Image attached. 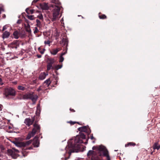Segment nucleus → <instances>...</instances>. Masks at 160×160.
<instances>
[{
    "label": "nucleus",
    "mask_w": 160,
    "mask_h": 160,
    "mask_svg": "<svg viewBox=\"0 0 160 160\" xmlns=\"http://www.w3.org/2000/svg\"><path fill=\"white\" fill-rule=\"evenodd\" d=\"M0 85H3V83H2V81H1V82H0Z\"/></svg>",
    "instance_id": "nucleus-49"
},
{
    "label": "nucleus",
    "mask_w": 160,
    "mask_h": 160,
    "mask_svg": "<svg viewBox=\"0 0 160 160\" xmlns=\"http://www.w3.org/2000/svg\"><path fill=\"white\" fill-rule=\"evenodd\" d=\"M18 89L19 90L23 91L25 89V88L22 86H18Z\"/></svg>",
    "instance_id": "nucleus-29"
},
{
    "label": "nucleus",
    "mask_w": 160,
    "mask_h": 160,
    "mask_svg": "<svg viewBox=\"0 0 160 160\" xmlns=\"http://www.w3.org/2000/svg\"><path fill=\"white\" fill-rule=\"evenodd\" d=\"M52 64L48 63L47 65V70L48 71L50 70L51 69H54V66H52Z\"/></svg>",
    "instance_id": "nucleus-24"
},
{
    "label": "nucleus",
    "mask_w": 160,
    "mask_h": 160,
    "mask_svg": "<svg viewBox=\"0 0 160 160\" xmlns=\"http://www.w3.org/2000/svg\"><path fill=\"white\" fill-rule=\"evenodd\" d=\"M29 9L28 8H26V12L28 14H29Z\"/></svg>",
    "instance_id": "nucleus-42"
},
{
    "label": "nucleus",
    "mask_w": 160,
    "mask_h": 160,
    "mask_svg": "<svg viewBox=\"0 0 160 160\" xmlns=\"http://www.w3.org/2000/svg\"><path fill=\"white\" fill-rule=\"evenodd\" d=\"M51 83V81L50 78H49L44 81L42 86L43 87V88H47V90L49 88L48 87L49 86Z\"/></svg>",
    "instance_id": "nucleus-8"
},
{
    "label": "nucleus",
    "mask_w": 160,
    "mask_h": 160,
    "mask_svg": "<svg viewBox=\"0 0 160 160\" xmlns=\"http://www.w3.org/2000/svg\"><path fill=\"white\" fill-rule=\"evenodd\" d=\"M13 35L16 39H18L19 37V33L18 31H16L13 33Z\"/></svg>",
    "instance_id": "nucleus-22"
},
{
    "label": "nucleus",
    "mask_w": 160,
    "mask_h": 160,
    "mask_svg": "<svg viewBox=\"0 0 160 160\" xmlns=\"http://www.w3.org/2000/svg\"><path fill=\"white\" fill-rule=\"evenodd\" d=\"M28 94H26L23 96V98L25 99H28Z\"/></svg>",
    "instance_id": "nucleus-34"
},
{
    "label": "nucleus",
    "mask_w": 160,
    "mask_h": 160,
    "mask_svg": "<svg viewBox=\"0 0 160 160\" xmlns=\"http://www.w3.org/2000/svg\"><path fill=\"white\" fill-rule=\"evenodd\" d=\"M62 65H55L54 66V69H55L56 70H58L59 69L61 68L62 67Z\"/></svg>",
    "instance_id": "nucleus-25"
},
{
    "label": "nucleus",
    "mask_w": 160,
    "mask_h": 160,
    "mask_svg": "<svg viewBox=\"0 0 160 160\" xmlns=\"http://www.w3.org/2000/svg\"><path fill=\"white\" fill-rule=\"evenodd\" d=\"M38 17L41 20L43 18V16L42 14L40 16H38Z\"/></svg>",
    "instance_id": "nucleus-38"
},
{
    "label": "nucleus",
    "mask_w": 160,
    "mask_h": 160,
    "mask_svg": "<svg viewBox=\"0 0 160 160\" xmlns=\"http://www.w3.org/2000/svg\"><path fill=\"white\" fill-rule=\"evenodd\" d=\"M99 17L100 19H105L107 18L106 16L103 14H102L101 13L99 12L98 14Z\"/></svg>",
    "instance_id": "nucleus-21"
},
{
    "label": "nucleus",
    "mask_w": 160,
    "mask_h": 160,
    "mask_svg": "<svg viewBox=\"0 0 160 160\" xmlns=\"http://www.w3.org/2000/svg\"><path fill=\"white\" fill-rule=\"evenodd\" d=\"M27 17L30 20H33L35 19V18L33 15H27Z\"/></svg>",
    "instance_id": "nucleus-28"
},
{
    "label": "nucleus",
    "mask_w": 160,
    "mask_h": 160,
    "mask_svg": "<svg viewBox=\"0 0 160 160\" xmlns=\"http://www.w3.org/2000/svg\"><path fill=\"white\" fill-rule=\"evenodd\" d=\"M12 44H11V46H10V47H11V48H13V47H12Z\"/></svg>",
    "instance_id": "nucleus-54"
},
{
    "label": "nucleus",
    "mask_w": 160,
    "mask_h": 160,
    "mask_svg": "<svg viewBox=\"0 0 160 160\" xmlns=\"http://www.w3.org/2000/svg\"><path fill=\"white\" fill-rule=\"evenodd\" d=\"M1 110V109H0V111Z\"/></svg>",
    "instance_id": "nucleus-64"
},
{
    "label": "nucleus",
    "mask_w": 160,
    "mask_h": 160,
    "mask_svg": "<svg viewBox=\"0 0 160 160\" xmlns=\"http://www.w3.org/2000/svg\"><path fill=\"white\" fill-rule=\"evenodd\" d=\"M37 57H38V58H40L42 57V55L40 54H38L37 55Z\"/></svg>",
    "instance_id": "nucleus-44"
},
{
    "label": "nucleus",
    "mask_w": 160,
    "mask_h": 160,
    "mask_svg": "<svg viewBox=\"0 0 160 160\" xmlns=\"http://www.w3.org/2000/svg\"><path fill=\"white\" fill-rule=\"evenodd\" d=\"M93 150H89L87 156L90 160H110L111 159L107 149L102 145L93 146Z\"/></svg>",
    "instance_id": "nucleus-2"
},
{
    "label": "nucleus",
    "mask_w": 160,
    "mask_h": 160,
    "mask_svg": "<svg viewBox=\"0 0 160 160\" xmlns=\"http://www.w3.org/2000/svg\"><path fill=\"white\" fill-rule=\"evenodd\" d=\"M12 83L13 84H17V82H12Z\"/></svg>",
    "instance_id": "nucleus-46"
},
{
    "label": "nucleus",
    "mask_w": 160,
    "mask_h": 160,
    "mask_svg": "<svg viewBox=\"0 0 160 160\" xmlns=\"http://www.w3.org/2000/svg\"><path fill=\"white\" fill-rule=\"evenodd\" d=\"M35 11V10H33V9H31V10H29V13H31V14H32L34 13V12Z\"/></svg>",
    "instance_id": "nucleus-37"
},
{
    "label": "nucleus",
    "mask_w": 160,
    "mask_h": 160,
    "mask_svg": "<svg viewBox=\"0 0 160 160\" xmlns=\"http://www.w3.org/2000/svg\"><path fill=\"white\" fill-rule=\"evenodd\" d=\"M33 127L34 128L32 129V131L28 133L27 135L26 138V139H29L32 137H33L36 133H38L40 132V128L39 125L35 123L33 124Z\"/></svg>",
    "instance_id": "nucleus-4"
},
{
    "label": "nucleus",
    "mask_w": 160,
    "mask_h": 160,
    "mask_svg": "<svg viewBox=\"0 0 160 160\" xmlns=\"http://www.w3.org/2000/svg\"><path fill=\"white\" fill-rule=\"evenodd\" d=\"M61 50V49L60 48H58L55 49H52L51 51V53L52 54L55 55L58 52L60 51Z\"/></svg>",
    "instance_id": "nucleus-12"
},
{
    "label": "nucleus",
    "mask_w": 160,
    "mask_h": 160,
    "mask_svg": "<svg viewBox=\"0 0 160 160\" xmlns=\"http://www.w3.org/2000/svg\"><path fill=\"white\" fill-rule=\"evenodd\" d=\"M64 58L62 56L60 55L59 57V62H62L64 60Z\"/></svg>",
    "instance_id": "nucleus-32"
},
{
    "label": "nucleus",
    "mask_w": 160,
    "mask_h": 160,
    "mask_svg": "<svg viewBox=\"0 0 160 160\" xmlns=\"http://www.w3.org/2000/svg\"><path fill=\"white\" fill-rule=\"evenodd\" d=\"M80 131L79 135H77L72 140L69 141L68 142V145L66 148V152H68L69 156L72 152H78L80 149L81 143H84L85 144L88 143V141L89 139V136L86 140V141L84 142L82 139H86L85 135L82 132H85L88 135L91 133V131L88 126H84L78 128Z\"/></svg>",
    "instance_id": "nucleus-1"
},
{
    "label": "nucleus",
    "mask_w": 160,
    "mask_h": 160,
    "mask_svg": "<svg viewBox=\"0 0 160 160\" xmlns=\"http://www.w3.org/2000/svg\"><path fill=\"white\" fill-rule=\"evenodd\" d=\"M32 148L31 147H30L29 148H28V149H31Z\"/></svg>",
    "instance_id": "nucleus-53"
},
{
    "label": "nucleus",
    "mask_w": 160,
    "mask_h": 160,
    "mask_svg": "<svg viewBox=\"0 0 160 160\" xmlns=\"http://www.w3.org/2000/svg\"><path fill=\"white\" fill-rule=\"evenodd\" d=\"M15 151L16 152H19L18 150H15Z\"/></svg>",
    "instance_id": "nucleus-55"
},
{
    "label": "nucleus",
    "mask_w": 160,
    "mask_h": 160,
    "mask_svg": "<svg viewBox=\"0 0 160 160\" xmlns=\"http://www.w3.org/2000/svg\"><path fill=\"white\" fill-rule=\"evenodd\" d=\"M38 51L41 54H43L44 53L45 51L44 49H42L41 50V48L39 47L38 48Z\"/></svg>",
    "instance_id": "nucleus-30"
},
{
    "label": "nucleus",
    "mask_w": 160,
    "mask_h": 160,
    "mask_svg": "<svg viewBox=\"0 0 160 160\" xmlns=\"http://www.w3.org/2000/svg\"><path fill=\"white\" fill-rule=\"evenodd\" d=\"M39 31L38 30L37 27H35L34 28V33L35 34L38 33L39 32Z\"/></svg>",
    "instance_id": "nucleus-33"
},
{
    "label": "nucleus",
    "mask_w": 160,
    "mask_h": 160,
    "mask_svg": "<svg viewBox=\"0 0 160 160\" xmlns=\"http://www.w3.org/2000/svg\"><path fill=\"white\" fill-rule=\"evenodd\" d=\"M26 22L27 23H28H28L29 24V21L27 20H26Z\"/></svg>",
    "instance_id": "nucleus-47"
},
{
    "label": "nucleus",
    "mask_w": 160,
    "mask_h": 160,
    "mask_svg": "<svg viewBox=\"0 0 160 160\" xmlns=\"http://www.w3.org/2000/svg\"><path fill=\"white\" fill-rule=\"evenodd\" d=\"M2 106V105L1 104H0V109H1Z\"/></svg>",
    "instance_id": "nucleus-52"
},
{
    "label": "nucleus",
    "mask_w": 160,
    "mask_h": 160,
    "mask_svg": "<svg viewBox=\"0 0 160 160\" xmlns=\"http://www.w3.org/2000/svg\"><path fill=\"white\" fill-rule=\"evenodd\" d=\"M32 141L31 140L26 141V142H12L15 144L17 146L24 147L27 145H29L32 143Z\"/></svg>",
    "instance_id": "nucleus-6"
},
{
    "label": "nucleus",
    "mask_w": 160,
    "mask_h": 160,
    "mask_svg": "<svg viewBox=\"0 0 160 160\" xmlns=\"http://www.w3.org/2000/svg\"><path fill=\"white\" fill-rule=\"evenodd\" d=\"M8 128L9 129H10V126H9Z\"/></svg>",
    "instance_id": "nucleus-57"
},
{
    "label": "nucleus",
    "mask_w": 160,
    "mask_h": 160,
    "mask_svg": "<svg viewBox=\"0 0 160 160\" xmlns=\"http://www.w3.org/2000/svg\"><path fill=\"white\" fill-rule=\"evenodd\" d=\"M9 150H8V152H9Z\"/></svg>",
    "instance_id": "nucleus-62"
},
{
    "label": "nucleus",
    "mask_w": 160,
    "mask_h": 160,
    "mask_svg": "<svg viewBox=\"0 0 160 160\" xmlns=\"http://www.w3.org/2000/svg\"><path fill=\"white\" fill-rule=\"evenodd\" d=\"M62 43L63 44V46H65V47L63 48L64 50H65V51L64 52H62L61 54V56H63L65 55L67 53V51L68 50L67 47L68 46V40L67 38H62Z\"/></svg>",
    "instance_id": "nucleus-5"
},
{
    "label": "nucleus",
    "mask_w": 160,
    "mask_h": 160,
    "mask_svg": "<svg viewBox=\"0 0 160 160\" xmlns=\"http://www.w3.org/2000/svg\"><path fill=\"white\" fill-rule=\"evenodd\" d=\"M136 145V144L133 142H128L127 144L125 145L126 147H128L129 146H133L134 147Z\"/></svg>",
    "instance_id": "nucleus-20"
},
{
    "label": "nucleus",
    "mask_w": 160,
    "mask_h": 160,
    "mask_svg": "<svg viewBox=\"0 0 160 160\" xmlns=\"http://www.w3.org/2000/svg\"><path fill=\"white\" fill-rule=\"evenodd\" d=\"M4 16L3 18H5V15H4Z\"/></svg>",
    "instance_id": "nucleus-59"
},
{
    "label": "nucleus",
    "mask_w": 160,
    "mask_h": 160,
    "mask_svg": "<svg viewBox=\"0 0 160 160\" xmlns=\"http://www.w3.org/2000/svg\"><path fill=\"white\" fill-rule=\"evenodd\" d=\"M47 90V88H43L42 86H40L37 89V91L39 92L40 91H44Z\"/></svg>",
    "instance_id": "nucleus-27"
},
{
    "label": "nucleus",
    "mask_w": 160,
    "mask_h": 160,
    "mask_svg": "<svg viewBox=\"0 0 160 160\" xmlns=\"http://www.w3.org/2000/svg\"><path fill=\"white\" fill-rule=\"evenodd\" d=\"M34 120V118H33L32 120L29 118H27L25 119L24 122L28 126H29L33 124Z\"/></svg>",
    "instance_id": "nucleus-7"
},
{
    "label": "nucleus",
    "mask_w": 160,
    "mask_h": 160,
    "mask_svg": "<svg viewBox=\"0 0 160 160\" xmlns=\"http://www.w3.org/2000/svg\"><path fill=\"white\" fill-rule=\"evenodd\" d=\"M69 122L72 125H74V124H75L76 123H78L79 124H80L79 122H72V121H70Z\"/></svg>",
    "instance_id": "nucleus-36"
},
{
    "label": "nucleus",
    "mask_w": 160,
    "mask_h": 160,
    "mask_svg": "<svg viewBox=\"0 0 160 160\" xmlns=\"http://www.w3.org/2000/svg\"><path fill=\"white\" fill-rule=\"evenodd\" d=\"M69 158V157L65 158V160H67V159H68Z\"/></svg>",
    "instance_id": "nucleus-48"
},
{
    "label": "nucleus",
    "mask_w": 160,
    "mask_h": 160,
    "mask_svg": "<svg viewBox=\"0 0 160 160\" xmlns=\"http://www.w3.org/2000/svg\"><path fill=\"white\" fill-rule=\"evenodd\" d=\"M57 70H56L55 71V73L57 74L58 75V72L57 71Z\"/></svg>",
    "instance_id": "nucleus-51"
},
{
    "label": "nucleus",
    "mask_w": 160,
    "mask_h": 160,
    "mask_svg": "<svg viewBox=\"0 0 160 160\" xmlns=\"http://www.w3.org/2000/svg\"><path fill=\"white\" fill-rule=\"evenodd\" d=\"M22 20L21 19H19L17 22V23L20 24L21 23Z\"/></svg>",
    "instance_id": "nucleus-41"
},
{
    "label": "nucleus",
    "mask_w": 160,
    "mask_h": 160,
    "mask_svg": "<svg viewBox=\"0 0 160 160\" xmlns=\"http://www.w3.org/2000/svg\"><path fill=\"white\" fill-rule=\"evenodd\" d=\"M152 148L154 150L157 149L158 150L160 148V145L158 144V142H155L153 145Z\"/></svg>",
    "instance_id": "nucleus-14"
},
{
    "label": "nucleus",
    "mask_w": 160,
    "mask_h": 160,
    "mask_svg": "<svg viewBox=\"0 0 160 160\" xmlns=\"http://www.w3.org/2000/svg\"><path fill=\"white\" fill-rule=\"evenodd\" d=\"M3 8L2 7H0V14H1V11H3Z\"/></svg>",
    "instance_id": "nucleus-45"
},
{
    "label": "nucleus",
    "mask_w": 160,
    "mask_h": 160,
    "mask_svg": "<svg viewBox=\"0 0 160 160\" xmlns=\"http://www.w3.org/2000/svg\"><path fill=\"white\" fill-rule=\"evenodd\" d=\"M4 97L7 99H9L10 95V89L9 88H6L5 89L4 93Z\"/></svg>",
    "instance_id": "nucleus-10"
},
{
    "label": "nucleus",
    "mask_w": 160,
    "mask_h": 160,
    "mask_svg": "<svg viewBox=\"0 0 160 160\" xmlns=\"http://www.w3.org/2000/svg\"><path fill=\"white\" fill-rule=\"evenodd\" d=\"M46 75L45 72H42L40 74L38 78L40 80H43L45 78Z\"/></svg>",
    "instance_id": "nucleus-15"
},
{
    "label": "nucleus",
    "mask_w": 160,
    "mask_h": 160,
    "mask_svg": "<svg viewBox=\"0 0 160 160\" xmlns=\"http://www.w3.org/2000/svg\"><path fill=\"white\" fill-rule=\"evenodd\" d=\"M154 151H153V152H151V155H153V152H154Z\"/></svg>",
    "instance_id": "nucleus-50"
},
{
    "label": "nucleus",
    "mask_w": 160,
    "mask_h": 160,
    "mask_svg": "<svg viewBox=\"0 0 160 160\" xmlns=\"http://www.w3.org/2000/svg\"><path fill=\"white\" fill-rule=\"evenodd\" d=\"M90 139L92 140H93L92 142L93 143H94L95 142V141L96 140V138L93 137L92 134H91L90 135Z\"/></svg>",
    "instance_id": "nucleus-31"
},
{
    "label": "nucleus",
    "mask_w": 160,
    "mask_h": 160,
    "mask_svg": "<svg viewBox=\"0 0 160 160\" xmlns=\"http://www.w3.org/2000/svg\"><path fill=\"white\" fill-rule=\"evenodd\" d=\"M7 28V25H5V26H4L3 27V29H2V31H4V30L6 29Z\"/></svg>",
    "instance_id": "nucleus-39"
},
{
    "label": "nucleus",
    "mask_w": 160,
    "mask_h": 160,
    "mask_svg": "<svg viewBox=\"0 0 160 160\" xmlns=\"http://www.w3.org/2000/svg\"><path fill=\"white\" fill-rule=\"evenodd\" d=\"M50 42L49 41V40H48V41H44V43L45 44H49V45L50 43ZM50 46V45H49V46Z\"/></svg>",
    "instance_id": "nucleus-35"
},
{
    "label": "nucleus",
    "mask_w": 160,
    "mask_h": 160,
    "mask_svg": "<svg viewBox=\"0 0 160 160\" xmlns=\"http://www.w3.org/2000/svg\"><path fill=\"white\" fill-rule=\"evenodd\" d=\"M115 151H117V150H115Z\"/></svg>",
    "instance_id": "nucleus-61"
},
{
    "label": "nucleus",
    "mask_w": 160,
    "mask_h": 160,
    "mask_svg": "<svg viewBox=\"0 0 160 160\" xmlns=\"http://www.w3.org/2000/svg\"><path fill=\"white\" fill-rule=\"evenodd\" d=\"M25 27L26 31L28 33H31V31L29 24L28 23V24H27V26H25Z\"/></svg>",
    "instance_id": "nucleus-23"
},
{
    "label": "nucleus",
    "mask_w": 160,
    "mask_h": 160,
    "mask_svg": "<svg viewBox=\"0 0 160 160\" xmlns=\"http://www.w3.org/2000/svg\"><path fill=\"white\" fill-rule=\"evenodd\" d=\"M39 0H34L32 2V4H33L36 3Z\"/></svg>",
    "instance_id": "nucleus-40"
},
{
    "label": "nucleus",
    "mask_w": 160,
    "mask_h": 160,
    "mask_svg": "<svg viewBox=\"0 0 160 160\" xmlns=\"http://www.w3.org/2000/svg\"><path fill=\"white\" fill-rule=\"evenodd\" d=\"M16 91L13 88H11V99L12 98L14 100H15L13 98H12L11 96H14L16 95Z\"/></svg>",
    "instance_id": "nucleus-19"
},
{
    "label": "nucleus",
    "mask_w": 160,
    "mask_h": 160,
    "mask_svg": "<svg viewBox=\"0 0 160 160\" xmlns=\"http://www.w3.org/2000/svg\"><path fill=\"white\" fill-rule=\"evenodd\" d=\"M40 6L42 10H48L49 8L47 4L45 3H40Z\"/></svg>",
    "instance_id": "nucleus-11"
},
{
    "label": "nucleus",
    "mask_w": 160,
    "mask_h": 160,
    "mask_svg": "<svg viewBox=\"0 0 160 160\" xmlns=\"http://www.w3.org/2000/svg\"><path fill=\"white\" fill-rule=\"evenodd\" d=\"M11 157L14 159H15L18 157V154L15 152H13V151L11 149Z\"/></svg>",
    "instance_id": "nucleus-16"
},
{
    "label": "nucleus",
    "mask_w": 160,
    "mask_h": 160,
    "mask_svg": "<svg viewBox=\"0 0 160 160\" xmlns=\"http://www.w3.org/2000/svg\"><path fill=\"white\" fill-rule=\"evenodd\" d=\"M39 142L38 137H35L33 138L32 145L34 147H38L39 146Z\"/></svg>",
    "instance_id": "nucleus-9"
},
{
    "label": "nucleus",
    "mask_w": 160,
    "mask_h": 160,
    "mask_svg": "<svg viewBox=\"0 0 160 160\" xmlns=\"http://www.w3.org/2000/svg\"><path fill=\"white\" fill-rule=\"evenodd\" d=\"M52 2L54 3L55 5H52V17L51 18L52 21L53 22L58 19L61 16H59L60 14V10L61 8H62L61 2L58 0H52Z\"/></svg>",
    "instance_id": "nucleus-3"
},
{
    "label": "nucleus",
    "mask_w": 160,
    "mask_h": 160,
    "mask_svg": "<svg viewBox=\"0 0 160 160\" xmlns=\"http://www.w3.org/2000/svg\"><path fill=\"white\" fill-rule=\"evenodd\" d=\"M10 125H11V126H12V125L11 123L10 124Z\"/></svg>",
    "instance_id": "nucleus-58"
},
{
    "label": "nucleus",
    "mask_w": 160,
    "mask_h": 160,
    "mask_svg": "<svg viewBox=\"0 0 160 160\" xmlns=\"http://www.w3.org/2000/svg\"><path fill=\"white\" fill-rule=\"evenodd\" d=\"M37 24L36 26L37 27L39 28H41L42 27V25L40 21L38 19H37L36 20Z\"/></svg>",
    "instance_id": "nucleus-26"
},
{
    "label": "nucleus",
    "mask_w": 160,
    "mask_h": 160,
    "mask_svg": "<svg viewBox=\"0 0 160 160\" xmlns=\"http://www.w3.org/2000/svg\"><path fill=\"white\" fill-rule=\"evenodd\" d=\"M28 99H31L33 102L35 101L36 100V98L33 95V93H29L28 94Z\"/></svg>",
    "instance_id": "nucleus-13"
},
{
    "label": "nucleus",
    "mask_w": 160,
    "mask_h": 160,
    "mask_svg": "<svg viewBox=\"0 0 160 160\" xmlns=\"http://www.w3.org/2000/svg\"><path fill=\"white\" fill-rule=\"evenodd\" d=\"M10 132H11H11H12L11 131Z\"/></svg>",
    "instance_id": "nucleus-60"
},
{
    "label": "nucleus",
    "mask_w": 160,
    "mask_h": 160,
    "mask_svg": "<svg viewBox=\"0 0 160 160\" xmlns=\"http://www.w3.org/2000/svg\"><path fill=\"white\" fill-rule=\"evenodd\" d=\"M2 149L3 150L4 149V148L3 147H2Z\"/></svg>",
    "instance_id": "nucleus-56"
},
{
    "label": "nucleus",
    "mask_w": 160,
    "mask_h": 160,
    "mask_svg": "<svg viewBox=\"0 0 160 160\" xmlns=\"http://www.w3.org/2000/svg\"><path fill=\"white\" fill-rule=\"evenodd\" d=\"M1 110V109H0V111Z\"/></svg>",
    "instance_id": "nucleus-63"
},
{
    "label": "nucleus",
    "mask_w": 160,
    "mask_h": 160,
    "mask_svg": "<svg viewBox=\"0 0 160 160\" xmlns=\"http://www.w3.org/2000/svg\"><path fill=\"white\" fill-rule=\"evenodd\" d=\"M10 35V33L9 32L7 31H5L3 34L2 38L4 39L5 38H7Z\"/></svg>",
    "instance_id": "nucleus-17"
},
{
    "label": "nucleus",
    "mask_w": 160,
    "mask_h": 160,
    "mask_svg": "<svg viewBox=\"0 0 160 160\" xmlns=\"http://www.w3.org/2000/svg\"><path fill=\"white\" fill-rule=\"evenodd\" d=\"M54 58H47V62L48 63L53 64L54 62Z\"/></svg>",
    "instance_id": "nucleus-18"
},
{
    "label": "nucleus",
    "mask_w": 160,
    "mask_h": 160,
    "mask_svg": "<svg viewBox=\"0 0 160 160\" xmlns=\"http://www.w3.org/2000/svg\"><path fill=\"white\" fill-rule=\"evenodd\" d=\"M70 110L72 112H75V110L74 109H72L71 108H70Z\"/></svg>",
    "instance_id": "nucleus-43"
}]
</instances>
